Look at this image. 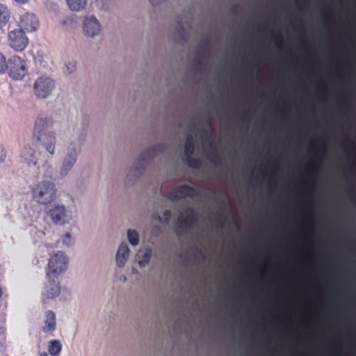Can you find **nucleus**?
<instances>
[{
    "label": "nucleus",
    "instance_id": "obj_1",
    "mask_svg": "<svg viewBox=\"0 0 356 356\" xmlns=\"http://www.w3.org/2000/svg\"><path fill=\"white\" fill-rule=\"evenodd\" d=\"M67 268V258L63 252H56L50 257L46 275L48 282L51 285V289H60L58 275L63 273Z\"/></svg>",
    "mask_w": 356,
    "mask_h": 356
},
{
    "label": "nucleus",
    "instance_id": "obj_2",
    "mask_svg": "<svg viewBox=\"0 0 356 356\" xmlns=\"http://www.w3.org/2000/svg\"><path fill=\"white\" fill-rule=\"evenodd\" d=\"M48 123L49 121L47 118L39 116L35 120L33 136L34 139L44 145L48 152L54 154L56 143L55 136L54 134H46L44 132Z\"/></svg>",
    "mask_w": 356,
    "mask_h": 356
},
{
    "label": "nucleus",
    "instance_id": "obj_3",
    "mask_svg": "<svg viewBox=\"0 0 356 356\" xmlns=\"http://www.w3.org/2000/svg\"><path fill=\"white\" fill-rule=\"evenodd\" d=\"M32 195L33 200L38 203L47 205L55 200L56 190L52 182L42 181L33 187Z\"/></svg>",
    "mask_w": 356,
    "mask_h": 356
},
{
    "label": "nucleus",
    "instance_id": "obj_4",
    "mask_svg": "<svg viewBox=\"0 0 356 356\" xmlns=\"http://www.w3.org/2000/svg\"><path fill=\"white\" fill-rule=\"evenodd\" d=\"M8 65L9 75L14 79H22L27 73L26 61L18 56H10Z\"/></svg>",
    "mask_w": 356,
    "mask_h": 356
},
{
    "label": "nucleus",
    "instance_id": "obj_5",
    "mask_svg": "<svg viewBox=\"0 0 356 356\" xmlns=\"http://www.w3.org/2000/svg\"><path fill=\"white\" fill-rule=\"evenodd\" d=\"M8 42L15 51H22L27 47L29 39L23 30L16 29L8 33Z\"/></svg>",
    "mask_w": 356,
    "mask_h": 356
},
{
    "label": "nucleus",
    "instance_id": "obj_6",
    "mask_svg": "<svg viewBox=\"0 0 356 356\" xmlns=\"http://www.w3.org/2000/svg\"><path fill=\"white\" fill-rule=\"evenodd\" d=\"M198 195L199 192L195 188L184 184L172 188L167 197L174 202L185 197L193 198Z\"/></svg>",
    "mask_w": 356,
    "mask_h": 356
},
{
    "label": "nucleus",
    "instance_id": "obj_7",
    "mask_svg": "<svg viewBox=\"0 0 356 356\" xmlns=\"http://www.w3.org/2000/svg\"><path fill=\"white\" fill-rule=\"evenodd\" d=\"M18 25L24 32H34L39 28L40 21L35 14L26 12L20 15Z\"/></svg>",
    "mask_w": 356,
    "mask_h": 356
},
{
    "label": "nucleus",
    "instance_id": "obj_8",
    "mask_svg": "<svg viewBox=\"0 0 356 356\" xmlns=\"http://www.w3.org/2000/svg\"><path fill=\"white\" fill-rule=\"evenodd\" d=\"M54 87V81L49 78L40 77L34 84L35 95L40 98H45Z\"/></svg>",
    "mask_w": 356,
    "mask_h": 356
},
{
    "label": "nucleus",
    "instance_id": "obj_9",
    "mask_svg": "<svg viewBox=\"0 0 356 356\" xmlns=\"http://www.w3.org/2000/svg\"><path fill=\"white\" fill-rule=\"evenodd\" d=\"M52 222L55 224H64L66 221L65 208L62 205H54L47 211Z\"/></svg>",
    "mask_w": 356,
    "mask_h": 356
},
{
    "label": "nucleus",
    "instance_id": "obj_10",
    "mask_svg": "<svg viewBox=\"0 0 356 356\" xmlns=\"http://www.w3.org/2000/svg\"><path fill=\"white\" fill-rule=\"evenodd\" d=\"M83 31L86 35L94 37L99 33L100 24L93 16L86 17L83 21Z\"/></svg>",
    "mask_w": 356,
    "mask_h": 356
},
{
    "label": "nucleus",
    "instance_id": "obj_11",
    "mask_svg": "<svg viewBox=\"0 0 356 356\" xmlns=\"http://www.w3.org/2000/svg\"><path fill=\"white\" fill-rule=\"evenodd\" d=\"M56 315L52 311H48L45 314L44 325L42 327L44 332H52L56 330Z\"/></svg>",
    "mask_w": 356,
    "mask_h": 356
},
{
    "label": "nucleus",
    "instance_id": "obj_12",
    "mask_svg": "<svg viewBox=\"0 0 356 356\" xmlns=\"http://www.w3.org/2000/svg\"><path fill=\"white\" fill-rule=\"evenodd\" d=\"M23 161L29 165H36L37 159L35 156V152L30 147H24L20 154Z\"/></svg>",
    "mask_w": 356,
    "mask_h": 356
},
{
    "label": "nucleus",
    "instance_id": "obj_13",
    "mask_svg": "<svg viewBox=\"0 0 356 356\" xmlns=\"http://www.w3.org/2000/svg\"><path fill=\"white\" fill-rule=\"evenodd\" d=\"M129 254V248L127 244L122 243L118 248L116 254V262L119 267L124 266Z\"/></svg>",
    "mask_w": 356,
    "mask_h": 356
},
{
    "label": "nucleus",
    "instance_id": "obj_14",
    "mask_svg": "<svg viewBox=\"0 0 356 356\" xmlns=\"http://www.w3.org/2000/svg\"><path fill=\"white\" fill-rule=\"evenodd\" d=\"M76 151L73 149L72 151H71L67 156L65 159L64 162L63 163V168L61 169V175H65L67 172L70 170V169L72 167V165L76 162Z\"/></svg>",
    "mask_w": 356,
    "mask_h": 356
},
{
    "label": "nucleus",
    "instance_id": "obj_15",
    "mask_svg": "<svg viewBox=\"0 0 356 356\" xmlns=\"http://www.w3.org/2000/svg\"><path fill=\"white\" fill-rule=\"evenodd\" d=\"M207 49L206 47L200 46L196 51L197 57L194 62V65L197 70H200L204 63L200 58H204L207 57Z\"/></svg>",
    "mask_w": 356,
    "mask_h": 356
},
{
    "label": "nucleus",
    "instance_id": "obj_16",
    "mask_svg": "<svg viewBox=\"0 0 356 356\" xmlns=\"http://www.w3.org/2000/svg\"><path fill=\"white\" fill-rule=\"evenodd\" d=\"M156 154V147H151L146 149L144 152H143L138 157V161L141 162V170H143V163L146 162L147 160L155 156Z\"/></svg>",
    "mask_w": 356,
    "mask_h": 356
},
{
    "label": "nucleus",
    "instance_id": "obj_17",
    "mask_svg": "<svg viewBox=\"0 0 356 356\" xmlns=\"http://www.w3.org/2000/svg\"><path fill=\"white\" fill-rule=\"evenodd\" d=\"M62 349L61 343L58 340H51L48 345V351L51 356H58Z\"/></svg>",
    "mask_w": 356,
    "mask_h": 356
},
{
    "label": "nucleus",
    "instance_id": "obj_18",
    "mask_svg": "<svg viewBox=\"0 0 356 356\" xmlns=\"http://www.w3.org/2000/svg\"><path fill=\"white\" fill-rule=\"evenodd\" d=\"M195 151L194 146V140L191 135H188L186 136L185 145H184V156H186L188 155L193 156Z\"/></svg>",
    "mask_w": 356,
    "mask_h": 356
},
{
    "label": "nucleus",
    "instance_id": "obj_19",
    "mask_svg": "<svg viewBox=\"0 0 356 356\" xmlns=\"http://www.w3.org/2000/svg\"><path fill=\"white\" fill-rule=\"evenodd\" d=\"M67 3L72 10L79 11L85 8L86 0H67Z\"/></svg>",
    "mask_w": 356,
    "mask_h": 356
},
{
    "label": "nucleus",
    "instance_id": "obj_20",
    "mask_svg": "<svg viewBox=\"0 0 356 356\" xmlns=\"http://www.w3.org/2000/svg\"><path fill=\"white\" fill-rule=\"evenodd\" d=\"M192 156H193L189 155L186 156H183V162L191 168H193L194 169H199L202 165L201 161L198 159H194Z\"/></svg>",
    "mask_w": 356,
    "mask_h": 356
},
{
    "label": "nucleus",
    "instance_id": "obj_21",
    "mask_svg": "<svg viewBox=\"0 0 356 356\" xmlns=\"http://www.w3.org/2000/svg\"><path fill=\"white\" fill-rule=\"evenodd\" d=\"M10 13L6 6L0 4V28L8 22Z\"/></svg>",
    "mask_w": 356,
    "mask_h": 356
},
{
    "label": "nucleus",
    "instance_id": "obj_22",
    "mask_svg": "<svg viewBox=\"0 0 356 356\" xmlns=\"http://www.w3.org/2000/svg\"><path fill=\"white\" fill-rule=\"evenodd\" d=\"M184 213L186 216V219L190 222L191 225L193 227L197 221V216L194 209L192 208H186L184 211Z\"/></svg>",
    "mask_w": 356,
    "mask_h": 356
},
{
    "label": "nucleus",
    "instance_id": "obj_23",
    "mask_svg": "<svg viewBox=\"0 0 356 356\" xmlns=\"http://www.w3.org/2000/svg\"><path fill=\"white\" fill-rule=\"evenodd\" d=\"M207 124L209 126L210 129V131H208L207 130H203L202 133V138L204 139L206 143H208L210 146L212 145V138L211 134L213 131V128L211 124V121L209 118L207 119Z\"/></svg>",
    "mask_w": 356,
    "mask_h": 356
},
{
    "label": "nucleus",
    "instance_id": "obj_24",
    "mask_svg": "<svg viewBox=\"0 0 356 356\" xmlns=\"http://www.w3.org/2000/svg\"><path fill=\"white\" fill-rule=\"evenodd\" d=\"M128 239L132 245H136L139 242V235L134 229H129L127 232Z\"/></svg>",
    "mask_w": 356,
    "mask_h": 356
},
{
    "label": "nucleus",
    "instance_id": "obj_25",
    "mask_svg": "<svg viewBox=\"0 0 356 356\" xmlns=\"http://www.w3.org/2000/svg\"><path fill=\"white\" fill-rule=\"evenodd\" d=\"M172 218V213L169 210L165 211L163 213V220L159 215L154 216V218L159 220L160 222L163 224H168Z\"/></svg>",
    "mask_w": 356,
    "mask_h": 356
},
{
    "label": "nucleus",
    "instance_id": "obj_26",
    "mask_svg": "<svg viewBox=\"0 0 356 356\" xmlns=\"http://www.w3.org/2000/svg\"><path fill=\"white\" fill-rule=\"evenodd\" d=\"M152 257V250L147 249L145 251L143 254L142 259L139 261V265L140 266H144L146 264H149Z\"/></svg>",
    "mask_w": 356,
    "mask_h": 356
},
{
    "label": "nucleus",
    "instance_id": "obj_27",
    "mask_svg": "<svg viewBox=\"0 0 356 356\" xmlns=\"http://www.w3.org/2000/svg\"><path fill=\"white\" fill-rule=\"evenodd\" d=\"M177 221L178 227L182 229H187L193 227V226L191 225L190 222H188L186 218H182L181 215L179 216Z\"/></svg>",
    "mask_w": 356,
    "mask_h": 356
},
{
    "label": "nucleus",
    "instance_id": "obj_28",
    "mask_svg": "<svg viewBox=\"0 0 356 356\" xmlns=\"http://www.w3.org/2000/svg\"><path fill=\"white\" fill-rule=\"evenodd\" d=\"M8 69L6 56L0 52V74H4Z\"/></svg>",
    "mask_w": 356,
    "mask_h": 356
},
{
    "label": "nucleus",
    "instance_id": "obj_29",
    "mask_svg": "<svg viewBox=\"0 0 356 356\" xmlns=\"http://www.w3.org/2000/svg\"><path fill=\"white\" fill-rule=\"evenodd\" d=\"M209 159L211 161V162L213 163L216 166L220 165L221 164L220 156L216 150H213L209 153Z\"/></svg>",
    "mask_w": 356,
    "mask_h": 356
},
{
    "label": "nucleus",
    "instance_id": "obj_30",
    "mask_svg": "<svg viewBox=\"0 0 356 356\" xmlns=\"http://www.w3.org/2000/svg\"><path fill=\"white\" fill-rule=\"evenodd\" d=\"M259 289H265L264 288H260ZM266 289H330V288H267Z\"/></svg>",
    "mask_w": 356,
    "mask_h": 356
},
{
    "label": "nucleus",
    "instance_id": "obj_31",
    "mask_svg": "<svg viewBox=\"0 0 356 356\" xmlns=\"http://www.w3.org/2000/svg\"><path fill=\"white\" fill-rule=\"evenodd\" d=\"M273 35L277 44V45H280L282 42V34L280 33V32H276V33H273Z\"/></svg>",
    "mask_w": 356,
    "mask_h": 356
},
{
    "label": "nucleus",
    "instance_id": "obj_32",
    "mask_svg": "<svg viewBox=\"0 0 356 356\" xmlns=\"http://www.w3.org/2000/svg\"><path fill=\"white\" fill-rule=\"evenodd\" d=\"M63 243L67 245H70L71 244V235L69 233L65 234L64 238L63 239Z\"/></svg>",
    "mask_w": 356,
    "mask_h": 356
},
{
    "label": "nucleus",
    "instance_id": "obj_33",
    "mask_svg": "<svg viewBox=\"0 0 356 356\" xmlns=\"http://www.w3.org/2000/svg\"><path fill=\"white\" fill-rule=\"evenodd\" d=\"M67 71L68 73H72L76 68V65L74 63H70L65 65Z\"/></svg>",
    "mask_w": 356,
    "mask_h": 356
},
{
    "label": "nucleus",
    "instance_id": "obj_34",
    "mask_svg": "<svg viewBox=\"0 0 356 356\" xmlns=\"http://www.w3.org/2000/svg\"><path fill=\"white\" fill-rule=\"evenodd\" d=\"M216 222L219 224V226L220 227H223L224 222H225V216L223 214H220L218 217L216 218Z\"/></svg>",
    "mask_w": 356,
    "mask_h": 356
},
{
    "label": "nucleus",
    "instance_id": "obj_35",
    "mask_svg": "<svg viewBox=\"0 0 356 356\" xmlns=\"http://www.w3.org/2000/svg\"><path fill=\"white\" fill-rule=\"evenodd\" d=\"M6 158V152L2 145H0V163H2Z\"/></svg>",
    "mask_w": 356,
    "mask_h": 356
},
{
    "label": "nucleus",
    "instance_id": "obj_36",
    "mask_svg": "<svg viewBox=\"0 0 356 356\" xmlns=\"http://www.w3.org/2000/svg\"><path fill=\"white\" fill-rule=\"evenodd\" d=\"M60 291H54V293L52 296H50L49 293H44L43 296L47 298H54V296H58L59 295Z\"/></svg>",
    "mask_w": 356,
    "mask_h": 356
},
{
    "label": "nucleus",
    "instance_id": "obj_37",
    "mask_svg": "<svg viewBox=\"0 0 356 356\" xmlns=\"http://www.w3.org/2000/svg\"><path fill=\"white\" fill-rule=\"evenodd\" d=\"M163 0H149L150 3L152 4V5H156L159 3H161V1H163Z\"/></svg>",
    "mask_w": 356,
    "mask_h": 356
},
{
    "label": "nucleus",
    "instance_id": "obj_38",
    "mask_svg": "<svg viewBox=\"0 0 356 356\" xmlns=\"http://www.w3.org/2000/svg\"><path fill=\"white\" fill-rule=\"evenodd\" d=\"M288 292H302L303 291H287ZM309 292H319L320 291H314V290H312V291H309ZM326 292H332L333 291H325Z\"/></svg>",
    "mask_w": 356,
    "mask_h": 356
},
{
    "label": "nucleus",
    "instance_id": "obj_39",
    "mask_svg": "<svg viewBox=\"0 0 356 356\" xmlns=\"http://www.w3.org/2000/svg\"><path fill=\"white\" fill-rule=\"evenodd\" d=\"M197 254L200 257H204V254H203L201 250H198V249H197Z\"/></svg>",
    "mask_w": 356,
    "mask_h": 356
},
{
    "label": "nucleus",
    "instance_id": "obj_40",
    "mask_svg": "<svg viewBox=\"0 0 356 356\" xmlns=\"http://www.w3.org/2000/svg\"><path fill=\"white\" fill-rule=\"evenodd\" d=\"M245 272H246L248 274H252V272L251 271V270H250V268H247L245 269Z\"/></svg>",
    "mask_w": 356,
    "mask_h": 356
},
{
    "label": "nucleus",
    "instance_id": "obj_41",
    "mask_svg": "<svg viewBox=\"0 0 356 356\" xmlns=\"http://www.w3.org/2000/svg\"><path fill=\"white\" fill-rule=\"evenodd\" d=\"M249 113L248 112H246L243 115V119L245 120L246 119L247 116L248 115Z\"/></svg>",
    "mask_w": 356,
    "mask_h": 356
},
{
    "label": "nucleus",
    "instance_id": "obj_42",
    "mask_svg": "<svg viewBox=\"0 0 356 356\" xmlns=\"http://www.w3.org/2000/svg\"><path fill=\"white\" fill-rule=\"evenodd\" d=\"M283 271H284V270H283L282 269V268H280V267H278V268H277V269H276V272H278V273H282V272H283Z\"/></svg>",
    "mask_w": 356,
    "mask_h": 356
},
{
    "label": "nucleus",
    "instance_id": "obj_43",
    "mask_svg": "<svg viewBox=\"0 0 356 356\" xmlns=\"http://www.w3.org/2000/svg\"><path fill=\"white\" fill-rule=\"evenodd\" d=\"M40 356H49L47 353H42L40 354Z\"/></svg>",
    "mask_w": 356,
    "mask_h": 356
},
{
    "label": "nucleus",
    "instance_id": "obj_44",
    "mask_svg": "<svg viewBox=\"0 0 356 356\" xmlns=\"http://www.w3.org/2000/svg\"><path fill=\"white\" fill-rule=\"evenodd\" d=\"M304 3H307L308 0H302Z\"/></svg>",
    "mask_w": 356,
    "mask_h": 356
},
{
    "label": "nucleus",
    "instance_id": "obj_45",
    "mask_svg": "<svg viewBox=\"0 0 356 356\" xmlns=\"http://www.w3.org/2000/svg\"><path fill=\"white\" fill-rule=\"evenodd\" d=\"M2 296V291H0V298Z\"/></svg>",
    "mask_w": 356,
    "mask_h": 356
},
{
    "label": "nucleus",
    "instance_id": "obj_46",
    "mask_svg": "<svg viewBox=\"0 0 356 356\" xmlns=\"http://www.w3.org/2000/svg\"><path fill=\"white\" fill-rule=\"evenodd\" d=\"M255 274H256V275H258V274H259V270H257V271L255 272Z\"/></svg>",
    "mask_w": 356,
    "mask_h": 356
},
{
    "label": "nucleus",
    "instance_id": "obj_47",
    "mask_svg": "<svg viewBox=\"0 0 356 356\" xmlns=\"http://www.w3.org/2000/svg\"><path fill=\"white\" fill-rule=\"evenodd\" d=\"M220 290H222L223 289H222V288H220Z\"/></svg>",
    "mask_w": 356,
    "mask_h": 356
}]
</instances>
